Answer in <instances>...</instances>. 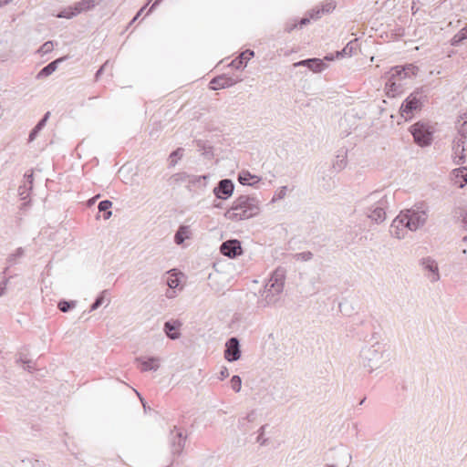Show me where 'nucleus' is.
<instances>
[{
  "mask_svg": "<svg viewBox=\"0 0 467 467\" xmlns=\"http://www.w3.org/2000/svg\"><path fill=\"white\" fill-rule=\"evenodd\" d=\"M182 325V322L179 320H170L164 323L163 330L170 339L174 340L181 337V333L178 330Z\"/></svg>",
  "mask_w": 467,
  "mask_h": 467,
  "instance_id": "obj_18",
  "label": "nucleus"
},
{
  "mask_svg": "<svg viewBox=\"0 0 467 467\" xmlns=\"http://www.w3.org/2000/svg\"><path fill=\"white\" fill-rule=\"evenodd\" d=\"M424 275L431 283H436L441 279L438 263L431 257H423L420 261Z\"/></svg>",
  "mask_w": 467,
  "mask_h": 467,
  "instance_id": "obj_7",
  "label": "nucleus"
},
{
  "mask_svg": "<svg viewBox=\"0 0 467 467\" xmlns=\"http://www.w3.org/2000/svg\"><path fill=\"white\" fill-rule=\"evenodd\" d=\"M169 276L167 277L166 284L171 289L177 288L180 285V280L175 273V269L170 270L167 273Z\"/></svg>",
  "mask_w": 467,
  "mask_h": 467,
  "instance_id": "obj_26",
  "label": "nucleus"
},
{
  "mask_svg": "<svg viewBox=\"0 0 467 467\" xmlns=\"http://www.w3.org/2000/svg\"><path fill=\"white\" fill-rule=\"evenodd\" d=\"M162 0H156L153 5H151L150 11H151L152 9H154Z\"/></svg>",
  "mask_w": 467,
  "mask_h": 467,
  "instance_id": "obj_62",
  "label": "nucleus"
},
{
  "mask_svg": "<svg viewBox=\"0 0 467 467\" xmlns=\"http://www.w3.org/2000/svg\"><path fill=\"white\" fill-rule=\"evenodd\" d=\"M405 216L407 229L412 232L423 227L427 223L430 213V206L425 202H416L410 209L400 212Z\"/></svg>",
  "mask_w": 467,
  "mask_h": 467,
  "instance_id": "obj_5",
  "label": "nucleus"
},
{
  "mask_svg": "<svg viewBox=\"0 0 467 467\" xmlns=\"http://www.w3.org/2000/svg\"><path fill=\"white\" fill-rule=\"evenodd\" d=\"M410 132L414 141L420 147L429 146L432 141V131L423 122H417L410 127Z\"/></svg>",
  "mask_w": 467,
  "mask_h": 467,
  "instance_id": "obj_6",
  "label": "nucleus"
},
{
  "mask_svg": "<svg viewBox=\"0 0 467 467\" xmlns=\"http://www.w3.org/2000/svg\"><path fill=\"white\" fill-rule=\"evenodd\" d=\"M245 419L247 420V421L253 422L255 420V411L252 410L251 412H249L246 415Z\"/></svg>",
  "mask_w": 467,
  "mask_h": 467,
  "instance_id": "obj_50",
  "label": "nucleus"
},
{
  "mask_svg": "<svg viewBox=\"0 0 467 467\" xmlns=\"http://www.w3.org/2000/svg\"><path fill=\"white\" fill-rule=\"evenodd\" d=\"M465 143H466V140H463L462 138H457L453 141L452 150H453V153H454V160L458 164L465 162V159H466V155L464 153Z\"/></svg>",
  "mask_w": 467,
  "mask_h": 467,
  "instance_id": "obj_16",
  "label": "nucleus"
},
{
  "mask_svg": "<svg viewBox=\"0 0 467 467\" xmlns=\"http://www.w3.org/2000/svg\"><path fill=\"white\" fill-rule=\"evenodd\" d=\"M183 151L184 150L182 148H178L170 154V166L174 167L177 164L178 161L182 158Z\"/></svg>",
  "mask_w": 467,
  "mask_h": 467,
  "instance_id": "obj_28",
  "label": "nucleus"
},
{
  "mask_svg": "<svg viewBox=\"0 0 467 467\" xmlns=\"http://www.w3.org/2000/svg\"><path fill=\"white\" fill-rule=\"evenodd\" d=\"M230 382H231V388L233 389V390H234L235 392H239L241 390L242 379L239 376H237V375L233 376Z\"/></svg>",
  "mask_w": 467,
  "mask_h": 467,
  "instance_id": "obj_37",
  "label": "nucleus"
},
{
  "mask_svg": "<svg viewBox=\"0 0 467 467\" xmlns=\"http://www.w3.org/2000/svg\"><path fill=\"white\" fill-rule=\"evenodd\" d=\"M265 426H262L259 430V434L263 436L264 432H265Z\"/></svg>",
  "mask_w": 467,
  "mask_h": 467,
  "instance_id": "obj_63",
  "label": "nucleus"
},
{
  "mask_svg": "<svg viewBox=\"0 0 467 467\" xmlns=\"http://www.w3.org/2000/svg\"><path fill=\"white\" fill-rule=\"evenodd\" d=\"M50 112H47L44 117L39 120L36 126L31 130V141L36 138L38 132L46 126L49 119Z\"/></svg>",
  "mask_w": 467,
  "mask_h": 467,
  "instance_id": "obj_27",
  "label": "nucleus"
},
{
  "mask_svg": "<svg viewBox=\"0 0 467 467\" xmlns=\"http://www.w3.org/2000/svg\"><path fill=\"white\" fill-rule=\"evenodd\" d=\"M459 133L461 135V138H462L463 140L466 139L467 137V120H464L460 128H459Z\"/></svg>",
  "mask_w": 467,
  "mask_h": 467,
  "instance_id": "obj_45",
  "label": "nucleus"
},
{
  "mask_svg": "<svg viewBox=\"0 0 467 467\" xmlns=\"http://www.w3.org/2000/svg\"><path fill=\"white\" fill-rule=\"evenodd\" d=\"M456 181L455 183L459 184V187L462 188L467 183V169L461 168L454 170Z\"/></svg>",
  "mask_w": 467,
  "mask_h": 467,
  "instance_id": "obj_25",
  "label": "nucleus"
},
{
  "mask_svg": "<svg viewBox=\"0 0 467 467\" xmlns=\"http://www.w3.org/2000/svg\"><path fill=\"white\" fill-rule=\"evenodd\" d=\"M260 212L259 201L253 196L240 195L224 213V217L233 222L247 220Z\"/></svg>",
  "mask_w": 467,
  "mask_h": 467,
  "instance_id": "obj_2",
  "label": "nucleus"
},
{
  "mask_svg": "<svg viewBox=\"0 0 467 467\" xmlns=\"http://www.w3.org/2000/svg\"><path fill=\"white\" fill-rule=\"evenodd\" d=\"M295 256H296V260H301V261L306 262L313 258V254L311 252L307 251V252L298 253Z\"/></svg>",
  "mask_w": 467,
  "mask_h": 467,
  "instance_id": "obj_40",
  "label": "nucleus"
},
{
  "mask_svg": "<svg viewBox=\"0 0 467 467\" xmlns=\"http://www.w3.org/2000/svg\"><path fill=\"white\" fill-rule=\"evenodd\" d=\"M33 467H45L44 463L40 462L38 460H36Z\"/></svg>",
  "mask_w": 467,
  "mask_h": 467,
  "instance_id": "obj_58",
  "label": "nucleus"
},
{
  "mask_svg": "<svg viewBox=\"0 0 467 467\" xmlns=\"http://www.w3.org/2000/svg\"><path fill=\"white\" fill-rule=\"evenodd\" d=\"M460 216L462 218V223L463 227L467 229V210H462Z\"/></svg>",
  "mask_w": 467,
  "mask_h": 467,
  "instance_id": "obj_47",
  "label": "nucleus"
},
{
  "mask_svg": "<svg viewBox=\"0 0 467 467\" xmlns=\"http://www.w3.org/2000/svg\"><path fill=\"white\" fill-rule=\"evenodd\" d=\"M254 56V53L253 50L246 49L245 51L242 52L236 58H234L231 62L230 66L235 67L236 69H239L243 67H245L247 61H249Z\"/></svg>",
  "mask_w": 467,
  "mask_h": 467,
  "instance_id": "obj_20",
  "label": "nucleus"
},
{
  "mask_svg": "<svg viewBox=\"0 0 467 467\" xmlns=\"http://www.w3.org/2000/svg\"><path fill=\"white\" fill-rule=\"evenodd\" d=\"M75 302L73 301H66V300H61L59 303H58V309L61 311V312H67L69 311L71 308H73L75 306Z\"/></svg>",
  "mask_w": 467,
  "mask_h": 467,
  "instance_id": "obj_36",
  "label": "nucleus"
},
{
  "mask_svg": "<svg viewBox=\"0 0 467 467\" xmlns=\"http://www.w3.org/2000/svg\"><path fill=\"white\" fill-rule=\"evenodd\" d=\"M399 68H402L401 66H396L390 69L389 72V78L388 81L386 82V87L389 88L387 91V94L390 96V93H392L391 96H394V92H397L400 88H401V83H398V81H400L404 79L403 77V71L398 70Z\"/></svg>",
  "mask_w": 467,
  "mask_h": 467,
  "instance_id": "obj_9",
  "label": "nucleus"
},
{
  "mask_svg": "<svg viewBox=\"0 0 467 467\" xmlns=\"http://www.w3.org/2000/svg\"><path fill=\"white\" fill-rule=\"evenodd\" d=\"M404 214H400L392 221L390 224V235L399 240L404 239L407 234V223H405Z\"/></svg>",
  "mask_w": 467,
  "mask_h": 467,
  "instance_id": "obj_13",
  "label": "nucleus"
},
{
  "mask_svg": "<svg viewBox=\"0 0 467 467\" xmlns=\"http://www.w3.org/2000/svg\"><path fill=\"white\" fill-rule=\"evenodd\" d=\"M402 68H399L398 70L403 71V77L410 78L412 76L416 75V72L418 71V67L412 64H409L406 66H401Z\"/></svg>",
  "mask_w": 467,
  "mask_h": 467,
  "instance_id": "obj_31",
  "label": "nucleus"
},
{
  "mask_svg": "<svg viewBox=\"0 0 467 467\" xmlns=\"http://www.w3.org/2000/svg\"><path fill=\"white\" fill-rule=\"evenodd\" d=\"M19 360L24 364V369L25 370H28V368H29V360H27L26 358H23L22 357H20Z\"/></svg>",
  "mask_w": 467,
  "mask_h": 467,
  "instance_id": "obj_51",
  "label": "nucleus"
},
{
  "mask_svg": "<svg viewBox=\"0 0 467 467\" xmlns=\"http://www.w3.org/2000/svg\"><path fill=\"white\" fill-rule=\"evenodd\" d=\"M145 8H146V5H144L142 8H140V10L137 13L135 17L133 18L132 22H134L135 20H138L140 18V16H141V13L143 12V10Z\"/></svg>",
  "mask_w": 467,
  "mask_h": 467,
  "instance_id": "obj_53",
  "label": "nucleus"
},
{
  "mask_svg": "<svg viewBox=\"0 0 467 467\" xmlns=\"http://www.w3.org/2000/svg\"><path fill=\"white\" fill-rule=\"evenodd\" d=\"M286 192H287V186L280 187L278 189V191L276 192V193L275 194L272 201L275 202L276 200H281V199L285 198V196L286 195Z\"/></svg>",
  "mask_w": 467,
  "mask_h": 467,
  "instance_id": "obj_41",
  "label": "nucleus"
},
{
  "mask_svg": "<svg viewBox=\"0 0 467 467\" xmlns=\"http://www.w3.org/2000/svg\"><path fill=\"white\" fill-rule=\"evenodd\" d=\"M6 282H3L0 284V296L4 295L5 289Z\"/></svg>",
  "mask_w": 467,
  "mask_h": 467,
  "instance_id": "obj_57",
  "label": "nucleus"
},
{
  "mask_svg": "<svg viewBox=\"0 0 467 467\" xmlns=\"http://www.w3.org/2000/svg\"><path fill=\"white\" fill-rule=\"evenodd\" d=\"M346 165H347L346 156L345 155H342V156L337 155V161L333 164L334 169H336L337 171H341L342 169H344L346 167Z\"/></svg>",
  "mask_w": 467,
  "mask_h": 467,
  "instance_id": "obj_38",
  "label": "nucleus"
},
{
  "mask_svg": "<svg viewBox=\"0 0 467 467\" xmlns=\"http://www.w3.org/2000/svg\"><path fill=\"white\" fill-rule=\"evenodd\" d=\"M93 6H94V5L91 1L83 0V1L76 3L73 7H74L75 11L78 12V15L83 11L89 10Z\"/></svg>",
  "mask_w": 467,
  "mask_h": 467,
  "instance_id": "obj_29",
  "label": "nucleus"
},
{
  "mask_svg": "<svg viewBox=\"0 0 467 467\" xmlns=\"http://www.w3.org/2000/svg\"><path fill=\"white\" fill-rule=\"evenodd\" d=\"M353 51L352 43H348L340 52H337V57H343L344 55L351 56Z\"/></svg>",
  "mask_w": 467,
  "mask_h": 467,
  "instance_id": "obj_43",
  "label": "nucleus"
},
{
  "mask_svg": "<svg viewBox=\"0 0 467 467\" xmlns=\"http://www.w3.org/2000/svg\"><path fill=\"white\" fill-rule=\"evenodd\" d=\"M166 296H167L168 298H172V297H174V296H175V292H174V291H169V290H168V291H167V293H166Z\"/></svg>",
  "mask_w": 467,
  "mask_h": 467,
  "instance_id": "obj_59",
  "label": "nucleus"
},
{
  "mask_svg": "<svg viewBox=\"0 0 467 467\" xmlns=\"http://www.w3.org/2000/svg\"><path fill=\"white\" fill-rule=\"evenodd\" d=\"M106 293L107 290H104L98 296L90 306V311L97 310L104 303Z\"/></svg>",
  "mask_w": 467,
  "mask_h": 467,
  "instance_id": "obj_33",
  "label": "nucleus"
},
{
  "mask_svg": "<svg viewBox=\"0 0 467 467\" xmlns=\"http://www.w3.org/2000/svg\"><path fill=\"white\" fill-rule=\"evenodd\" d=\"M464 39H467V26H464L452 37L451 45L458 46Z\"/></svg>",
  "mask_w": 467,
  "mask_h": 467,
  "instance_id": "obj_30",
  "label": "nucleus"
},
{
  "mask_svg": "<svg viewBox=\"0 0 467 467\" xmlns=\"http://www.w3.org/2000/svg\"><path fill=\"white\" fill-rule=\"evenodd\" d=\"M112 207V202L109 201V200H104V201H101L99 203V212H105V211H108L109 210L110 208Z\"/></svg>",
  "mask_w": 467,
  "mask_h": 467,
  "instance_id": "obj_42",
  "label": "nucleus"
},
{
  "mask_svg": "<svg viewBox=\"0 0 467 467\" xmlns=\"http://www.w3.org/2000/svg\"><path fill=\"white\" fill-rule=\"evenodd\" d=\"M13 0H0V8L7 4H9L10 2H12Z\"/></svg>",
  "mask_w": 467,
  "mask_h": 467,
  "instance_id": "obj_61",
  "label": "nucleus"
},
{
  "mask_svg": "<svg viewBox=\"0 0 467 467\" xmlns=\"http://www.w3.org/2000/svg\"><path fill=\"white\" fill-rule=\"evenodd\" d=\"M169 441L171 454L173 456H179L184 449L186 435L174 427V429L171 431Z\"/></svg>",
  "mask_w": 467,
  "mask_h": 467,
  "instance_id": "obj_8",
  "label": "nucleus"
},
{
  "mask_svg": "<svg viewBox=\"0 0 467 467\" xmlns=\"http://www.w3.org/2000/svg\"><path fill=\"white\" fill-rule=\"evenodd\" d=\"M307 23H309V19H308V18H306V17H305V18H302V19L300 20V26H303L306 25Z\"/></svg>",
  "mask_w": 467,
  "mask_h": 467,
  "instance_id": "obj_60",
  "label": "nucleus"
},
{
  "mask_svg": "<svg viewBox=\"0 0 467 467\" xmlns=\"http://www.w3.org/2000/svg\"><path fill=\"white\" fill-rule=\"evenodd\" d=\"M336 7V5L334 3H328L325 5H323L321 10L317 11L316 15H311L312 18H318L320 17V13H329L330 11L334 10Z\"/></svg>",
  "mask_w": 467,
  "mask_h": 467,
  "instance_id": "obj_35",
  "label": "nucleus"
},
{
  "mask_svg": "<svg viewBox=\"0 0 467 467\" xmlns=\"http://www.w3.org/2000/svg\"><path fill=\"white\" fill-rule=\"evenodd\" d=\"M65 59H66V57H59V58L50 62L48 65L44 67L38 72V74L36 75V78L41 79V78H47V77L50 76L53 72L56 71V69L57 68L58 64L61 63L62 61H64Z\"/></svg>",
  "mask_w": 467,
  "mask_h": 467,
  "instance_id": "obj_22",
  "label": "nucleus"
},
{
  "mask_svg": "<svg viewBox=\"0 0 467 467\" xmlns=\"http://www.w3.org/2000/svg\"><path fill=\"white\" fill-rule=\"evenodd\" d=\"M136 362L140 364L141 371H156L160 368V358L155 357L148 358H137Z\"/></svg>",
  "mask_w": 467,
  "mask_h": 467,
  "instance_id": "obj_19",
  "label": "nucleus"
},
{
  "mask_svg": "<svg viewBox=\"0 0 467 467\" xmlns=\"http://www.w3.org/2000/svg\"><path fill=\"white\" fill-rule=\"evenodd\" d=\"M208 178V175H191L187 187L189 190L204 189L207 185Z\"/></svg>",
  "mask_w": 467,
  "mask_h": 467,
  "instance_id": "obj_21",
  "label": "nucleus"
},
{
  "mask_svg": "<svg viewBox=\"0 0 467 467\" xmlns=\"http://www.w3.org/2000/svg\"><path fill=\"white\" fill-rule=\"evenodd\" d=\"M111 215H112V212L110 211V209L108 210V211L103 212V218L105 220L109 219Z\"/></svg>",
  "mask_w": 467,
  "mask_h": 467,
  "instance_id": "obj_52",
  "label": "nucleus"
},
{
  "mask_svg": "<svg viewBox=\"0 0 467 467\" xmlns=\"http://www.w3.org/2000/svg\"><path fill=\"white\" fill-rule=\"evenodd\" d=\"M234 191V184L230 179L221 180L213 189V194L217 199L227 200Z\"/></svg>",
  "mask_w": 467,
  "mask_h": 467,
  "instance_id": "obj_12",
  "label": "nucleus"
},
{
  "mask_svg": "<svg viewBox=\"0 0 467 467\" xmlns=\"http://www.w3.org/2000/svg\"><path fill=\"white\" fill-rule=\"evenodd\" d=\"M260 180L258 176L251 174L248 171H242L238 174V181L243 185L255 186Z\"/></svg>",
  "mask_w": 467,
  "mask_h": 467,
  "instance_id": "obj_23",
  "label": "nucleus"
},
{
  "mask_svg": "<svg viewBox=\"0 0 467 467\" xmlns=\"http://www.w3.org/2000/svg\"><path fill=\"white\" fill-rule=\"evenodd\" d=\"M145 8H146V5H144L142 8H140V10L137 13L135 17L133 18L132 22H134L135 20H138L140 18V16H141V13L143 12V10Z\"/></svg>",
  "mask_w": 467,
  "mask_h": 467,
  "instance_id": "obj_55",
  "label": "nucleus"
},
{
  "mask_svg": "<svg viewBox=\"0 0 467 467\" xmlns=\"http://www.w3.org/2000/svg\"><path fill=\"white\" fill-rule=\"evenodd\" d=\"M145 8H146V5H144L142 8H140V10L137 13L135 17L133 18L132 22H134L135 20H138L140 18V16H141V13L143 12V10Z\"/></svg>",
  "mask_w": 467,
  "mask_h": 467,
  "instance_id": "obj_54",
  "label": "nucleus"
},
{
  "mask_svg": "<svg viewBox=\"0 0 467 467\" xmlns=\"http://www.w3.org/2000/svg\"><path fill=\"white\" fill-rule=\"evenodd\" d=\"M190 176L191 174L186 172H178L173 174L171 179L177 183L187 182L189 184Z\"/></svg>",
  "mask_w": 467,
  "mask_h": 467,
  "instance_id": "obj_32",
  "label": "nucleus"
},
{
  "mask_svg": "<svg viewBox=\"0 0 467 467\" xmlns=\"http://www.w3.org/2000/svg\"><path fill=\"white\" fill-rule=\"evenodd\" d=\"M228 376H229V371H228L227 368H225V367L222 368V369L220 371L219 379L221 380H223V379H226Z\"/></svg>",
  "mask_w": 467,
  "mask_h": 467,
  "instance_id": "obj_48",
  "label": "nucleus"
},
{
  "mask_svg": "<svg viewBox=\"0 0 467 467\" xmlns=\"http://www.w3.org/2000/svg\"><path fill=\"white\" fill-rule=\"evenodd\" d=\"M145 8H146V5H144L142 8H140V10L137 13L135 17L133 18L132 22H134L135 20H138L140 18V16H141V13L143 12V10Z\"/></svg>",
  "mask_w": 467,
  "mask_h": 467,
  "instance_id": "obj_56",
  "label": "nucleus"
},
{
  "mask_svg": "<svg viewBox=\"0 0 467 467\" xmlns=\"http://www.w3.org/2000/svg\"><path fill=\"white\" fill-rule=\"evenodd\" d=\"M19 195L21 197V200H26L29 196V192L26 188V186L19 187Z\"/></svg>",
  "mask_w": 467,
  "mask_h": 467,
  "instance_id": "obj_46",
  "label": "nucleus"
},
{
  "mask_svg": "<svg viewBox=\"0 0 467 467\" xmlns=\"http://www.w3.org/2000/svg\"><path fill=\"white\" fill-rule=\"evenodd\" d=\"M360 363L367 368L369 372L382 367L388 360V355L383 345L375 343L369 347H365L360 351Z\"/></svg>",
  "mask_w": 467,
  "mask_h": 467,
  "instance_id": "obj_4",
  "label": "nucleus"
},
{
  "mask_svg": "<svg viewBox=\"0 0 467 467\" xmlns=\"http://www.w3.org/2000/svg\"><path fill=\"white\" fill-rule=\"evenodd\" d=\"M285 281V269L283 267L276 268L265 285L261 298L258 301L260 307L274 306L279 301L280 295L284 290Z\"/></svg>",
  "mask_w": 467,
  "mask_h": 467,
  "instance_id": "obj_3",
  "label": "nucleus"
},
{
  "mask_svg": "<svg viewBox=\"0 0 467 467\" xmlns=\"http://www.w3.org/2000/svg\"><path fill=\"white\" fill-rule=\"evenodd\" d=\"M392 196L383 191H375L360 202L367 217L376 223H381L386 220V213L389 207Z\"/></svg>",
  "mask_w": 467,
  "mask_h": 467,
  "instance_id": "obj_1",
  "label": "nucleus"
},
{
  "mask_svg": "<svg viewBox=\"0 0 467 467\" xmlns=\"http://www.w3.org/2000/svg\"><path fill=\"white\" fill-rule=\"evenodd\" d=\"M224 358L234 362L241 358L240 343L237 337H231L225 344Z\"/></svg>",
  "mask_w": 467,
  "mask_h": 467,
  "instance_id": "obj_14",
  "label": "nucleus"
},
{
  "mask_svg": "<svg viewBox=\"0 0 467 467\" xmlns=\"http://www.w3.org/2000/svg\"><path fill=\"white\" fill-rule=\"evenodd\" d=\"M302 66L307 67L311 71L315 73L321 72L327 67V65L324 62V60L320 58H308L293 64L294 67Z\"/></svg>",
  "mask_w": 467,
  "mask_h": 467,
  "instance_id": "obj_15",
  "label": "nucleus"
},
{
  "mask_svg": "<svg viewBox=\"0 0 467 467\" xmlns=\"http://www.w3.org/2000/svg\"><path fill=\"white\" fill-rule=\"evenodd\" d=\"M190 229L189 226L182 225L174 235V242L177 244H182L185 239L189 238Z\"/></svg>",
  "mask_w": 467,
  "mask_h": 467,
  "instance_id": "obj_24",
  "label": "nucleus"
},
{
  "mask_svg": "<svg viewBox=\"0 0 467 467\" xmlns=\"http://www.w3.org/2000/svg\"><path fill=\"white\" fill-rule=\"evenodd\" d=\"M213 206H214L215 208H222V207H223V205H222V203H221V202H219V203H214V204H213Z\"/></svg>",
  "mask_w": 467,
  "mask_h": 467,
  "instance_id": "obj_64",
  "label": "nucleus"
},
{
  "mask_svg": "<svg viewBox=\"0 0 467 467\" xmlns=\"http://www.w3.org/2000/svg\"><path fill=\"white\" fill-rule=\"evenodd\" d=\"M25 254V251L23 248H17L15 254H12L8 257V262L10 264H15L16 258H20Z\"/></svg>",
  "mask_w": 467,
  "mask_h": 467,
  "instance_id": "obj_39",
  "label": "nucleus"
},
{
  "mask_svg": "<svg viewBox=\"0 0 467 467\" xmlns=\"http://www.w3.org/2000/svg\"><path fill=\"white\" fill-rule=\"evenodd\" d=\"M241 79H234L231 77H227L225 75L218 76L211 81V85H213L212 87L213 89H220V88H225L234 86L237 82H239Z\"/></svg>",
  "mask_w": 467,
  "mask_h": 467,
  "instance_id": "obj_17",
  "label": "nucleus"
},
{
  "mask_svg": "<svg viewBox=\"0 0 467 467\" xmlns=\"http://www.w3.org/2000/svg\"><path fill=\"white\" fill-rule=\"evenodd\" d=\"M107 64H108V61H107L106 63H104V64L100 67V68L97 71V73H96V75H95V78H96V80H98V79L99 78V77H100V76H101V74L103 73V71H104V69H105V67H106Z\"/></svg>",
  "mask_w": 467,
  "mask_h": 467,
  "instance_id": "obj_49",
  "label": "nucleus"
},
{
  "mask_svg": "<svg viewBox=\"0 0 467 467\" xmlns=\"http://www.w3.org/2000/svg\"><path fill=\"white\" fill-rule=\"evenodd\" d=\"M220 252L229 258H236L243 254L241 242L237 239L223 242L220 246Z\"/></svg>",
  "mask_w": 467,
  "mask_h": 467,
  "instance_id": "obj_11",
  "label": "nucleus"
},
{
  "mask_svg": "<svg viewBox=\"0 0 467 467\" xmlns=\"http://www.w3.org/2000/svg\"><path fill=\"white\" fill-rule=\"evenodd\" d=\"M78 15V12L75 11L74 7H67L64 10H62L61 12H59V14L57 15V17H60V18H72L74 17L75 16Z\"/></svg>",
  "mask_w": 467,
  "mask_h": 467,
  "instance_id": "obj_34",
  "label": "nucleus"
},
{
  "mask_svg": "<svg viewBox=\"0 0 467 467\" xmlns=\"http://www.w3.org/2000/svg\"><path fill=\"white\" fill-rule=\"evenodd\" d=\"M52 49H53V43H52V42H50V41H47V42L44 43V44L40 47V48L38 49V52H39V53L46 54V53L50 52Z\"/></svg>",
  "mask_w": 467,
  "mask_h": 467,
  "instance_id": "obj_44",
  "label": "nucleus"
},
{
  "mask_svg": "<svg viewBox=\"0 0 467 467\" xmlns=\"http://www.w3.org/2000/svg\"><path fill=\"white\" fill-rule=\"evenodd\" d=\"M419 93H411L401 104L400 114L405 119H410L414 110L420 109L421 102Z\"/></svg>",
  "mask_w": 467,
  "mask_h": 467,
  "instance_id": "obj_10",
  "label": "nucleus"
}]
</instances>
